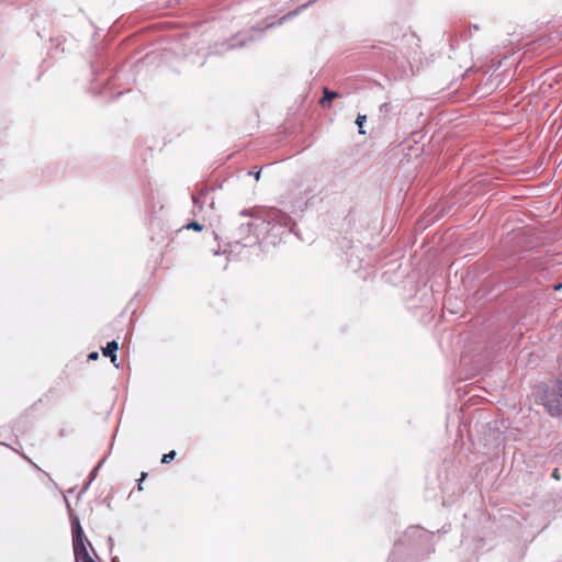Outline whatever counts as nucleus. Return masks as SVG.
I'll return each instance as SVG.
<instances>
[{
  "label": "nucleus",
  "instance_id": "nucleus-1",
  "mask_svg": "<svg viewBox=\"0 0 562 562\" xmlns=\"http://www.w3.org/2000/svg\"><path fill=\"white\" fill-rule=\"evenodd\" d=\"M249 229H255V234H266L271 238V243L281 241L288 234L294 233L295 223L282 210L268 207L258 211L255 221L247 224Z\"/></svg>",
  "mask_w": 562,
  "mask_h": 562
},
{
  "label": "nucleus",
  "instance_id": "nucleus-2",
  "mask_svg": "<svg viewBox=\"0 0 562 562\" xmlns=\"http://www.w3.org/2000/svg\"><path fill=\"white\" fill-rule=\"evenodd\" d=\"M64 501L66 503V508L71 524L72 546L76 562H95L89 555L87 546H90V542L85 537V532L80 525L79 518L74 514L70 503L66 496H64Z\"/></svg>",
  "mask_w": 562,
  "mask_h": 562
},
{
  "label": "nucleus",
  "instance_id": "nucleus-3",
  "mask_svg": "<svg viewBox=\"0 0 562 562\" xmlns=\"http://www.w3.org/2000/svg\"><path fill=\"white\" fill-rule=\"evenodd\" d=\"M274 26V23H268L263 27H252L248 32H240L234 37H232L227 43H225V50L237 48V47H244L247 42L255 41L260 37L263 30L270 29Z\"/></svg>",
  "mask_w": 562,
  "mask_h": 562
},
{
  "label": "nucleus",
  "instance_id": "nucleus-4",
  "mask_svg": "<svg viewBox=\"0 0 562 562\" xmlns=\"http://www.w3.org/2000/svg\"><path fill=\"white\" fill-rule=\"evenodd\" d=\"M213 193V189L203 187L196 193L191 194L192 203L194 209H199V211L203 210L204 204H209L211 209L214 207V198L211 195Z\"/></svg>",
  "mask_w": 562,
  "mask_h": 562
},
{
  "label": "nucleus",
  "instance_id": "nucleus-5",
  "mask_svg": "<svg viewBox=\"0 0 562 562\" xmlns=\"http://www.w3.org/2000/svg\"><path fill=\"white\" fill-rule=\"evenodd\" d=\"M119 349V344L116 340L109 341L105 347L102 348V353L105 357L111 358V362L119 368V364L116 363V351Z\"/></svg>",
  "mask_w": 562,
  "mask_h": 562
},
{
  "label": "nucleus",
  "instance_id": "nucleus-6",
  "mask_svg": "<svg viewBox=\"0 0 562 562\" xmlns=\"http://www.w3.org/2000/svg\"><path fill=\"white\" fill-rule=\"evenodd\" d=\"M548 412L553 417H562V403L558 397L548 400L546 403Z\"/></svg>",
  "mask_w": 562,
  "mask_h": 562
},
{
  "label": "nucleus",
  "instance_id": "nucleus-7",
  "mask_svg": "<svg viewBox=\"0 0 562 562\" xmlns=\"http://www.w3.org/2000/svg\"><path fill=\"white\" fill-rule=\"evenodd\" d=\"M316 0H308L307 2H305L304 4H302L301 7H299L296 10L294 11H291L289 12L288 14L283 15L281 19L278 20V25H281L283 23V21L290 19V18H293L295 15H297L302 10L306 9L307 7H310L312 3H314Z\"/></svg>",
  "mask_w": 562,
  "mask_h": 562
},
{
  "label": "nucleus",
  "instance_id": "nucleus-8",
  "mask_svg": "<svg viewBox=\"0 0 562 562\" xmlns=\"http://www.w3.org/2000/svg\"><path fill=\"white\" fill-rule=\"evenodd\" d=\"M339 94L336 91H331L328 88L324 89V95L321 99L319 103L322 106H329L331 101L337 98Z\"/></svg>",
  "mask_w": 562,
  "mask_h": 562
},
{
  "label": "nucleus",
  "instance_id": "nucleus-9",
  "mask_svg": "<svg viewBox=\"0 0 562 562\" xmlns=\"http://www.w3.org/2000/svg\"><path fill=\"white\" fill-rule=\"evenodd\" d=\"M366 121H367V115L358 114L356 124L358 125L359 134H361V135L366 134V131L363 130V124L366 123Z\"/></svg>",
  "mask_w": 562,
  "mask_h": 562
},
{
  "label": "nucleus",
  "instance_id": "nucleus-10",
  "mask_svg": "<svg viewBox=\"0 0 562 562\" xmlns=\"http://www.w3.org/2000/svg\"><path fill=\"white\" fill-rule=\"evenodd\" d=\"M176 458V451L171 450L168 453H165L161 458V463L167 464L170 463Z\"/></svg>",
  "mask_w": 562,
  "mask_h": 562
},
{
  "label": "nucleus",
  "instance_id": "nucleus-11",
  "mask_svg": "<svg viewBox=\"0 0 562 562\" xmlns=\"http://www.w3.org/2000/svg\"><path fill=\"white\" fill-rule=\"evenodd\" d=\"M379 110H380V112H381L382 114H389V113L391 112V110H392V105H391V103L385 102V103H382V104L380 105V109H379Z\"/></svg>",
  "mask_w": 562,
  "mask_h": 562
},
{
  "label": "nucleus",
  "instance_id": "nucleus-12",
  "mask_svg": "<svg viewBox=\"0 0 562 562\" xmlns=\"http://www.w3.org/2000/svg\"><path fill=\"white\" fill-rule=\"evenodd\" d=\"M187 229H194V231H202V225L199 224L198 222L193 221L191 223H189L187 226H186Z\"/></svg>",
  "mask_w": 562,
  "mask_h": 562
},
{
  "label": "nucleus",
  "instance_id": "nucleus-13",
  "mask_svg": "<svg viewBox=\"0 0 562 562\" xmlns=\"http://www.w3.org/2000/svg\"><path fill=\"white\" fill-rule=\"evenodd\" d=\"M260 173H261L260 169L257 170V171H249L248 172V175L254 176L257 181L260 179Z\"/></svg>",
  "mask_w": 562,
  "mask_h": 562
},
{
  "label": "nucleus",
  "instance_id": "nucleus-14",
  "mask_svg": "<svg viewBox=\"0 0 562 562\" xmlns=\"http://www.w3.org/2000/svg\"><path fill=\"white\" fill-rule=\"evenodd\" d=\"M99 358V353L97 351H92L88 355L89 360H97Z\"/></svg>",
  "mask_w": 562,
  "mask_h": 562
},
{
  "label": "nucleus",
  "instance_id": "nucleus-15",
  "mask_svg": "<svg viewBox=\"0 0 562 562\" xmlns=\"http://www.w3.org/2000/svg\"><path fill=\"white\" fill-rule=\"evenodd\" d=\"M147 476L146 472H142L140 479L138 480V488L142 490V482Z\"/></svg>",
  "mask_w": 562,
  "mask_h": 562
},
{
  "label": "nucleus",
  "instance_id": "nucleus-16",
  "mask_svg": "<svg viewBox=\"0 0 562 562\" xmlns=\"http://www.w3.org/2000/svg\"><path fill=\"white\" fill-rule=\"evenodd\" d=\"M552 477H554L555 480H560V474H559V470L558 469L553 470Z\"/></svg>",
  "mask_w": 562,
  "mask_h": 562
},
{
  "label": "nucleus",
  "instance_id": "nucleus-17",
  "mask_svg": "<svg viewBox=\"0 0 562 562\" xmlns=\"http://www.w3.org/2000/svg\"><path fill=\"white\" fill-rule=\"evenodd\" d=\"M558 392H559V395L562 397V381H559V383H558Z\"/></svg>",
  "mask_w": 562,
  "mask_h": 562
},
{
  "label": "nucleus",
  "instance_id": "nucleus-18",
  "mask_svg": "<svg viewBox=\"0 0 562 562\" xmlns=\"http://www.w3.org/2000/svg\"><path fill=\"white\" fill-rule=\"evenodd\" d=\"M562 288V283H558L553 286L554 291H559Z\"/></svg>",
  "mask_w": 562,
  "mask_h": 562
},
{
  "label": "nucleus",
  "instance_id": "nucleus-19",
  "mask_svg": "<svg viewBox=\"0 0 562 562\" xmlns=\"http://www.w3.org/2000/svg\"><path fill=\"white\" fill-rule=\"evenodd\" d=\"M102 465V461L93 469V474H95V472L101 468Z\"/></svg>",
  "mask_w": 562,
  "mask_h": 562
},
{
  "label": "nucleus",
  "instance_id": "nucleus-20",
  "mask_svg": "<svg viewBox=\"0 0 562 562\" xmlns=\"http://www.w3.org/2000/svg\"><path fill=\"white\" fill-rule=\"evenodd\" d=\"M415 530L417 531L418 529H417V528H411V529L408 530V532H413V531H415Z\"/></svg>",
  "mask_w": 562,
  "mask_h": 562
},
{
  "label": "nucleus",
  "instance_id": "nucleus-21",
  "mask_svg": "<svg viewBox=\"0 0 562 562\" xmlns=\"http://www.w3.org/2000/svg\"><path fill=\"white\" fill-rule=\"evenodd\" d=\"M116 560H117V558H113V559H112V562H116Z\"/></svg>",
  "mask_w": 562,
  "mask_h": 562
}]
</instances>
